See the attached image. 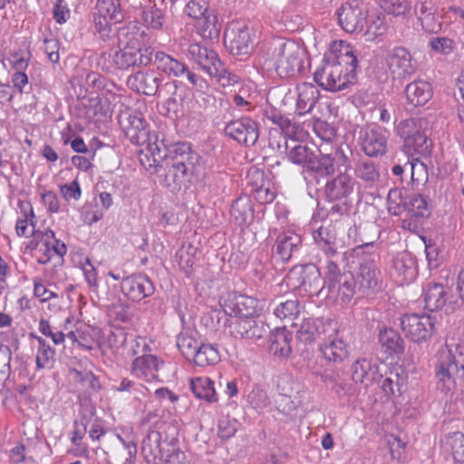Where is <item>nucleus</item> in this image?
Segmentation results:
<instances>
[{
	"label": "nucleus",
	"mask_w": 464,
	"mask_h": 464,
	"mask_svg": "<svg viewBox=\"0 0 464 464\" xmlns=\"http://www.w3.org/2000/svg\"><path fill=\"white\" fill-rule=\"evenodd\" d=\"M149 152L157 166L163 167L160 162L162 160H168L183 169V171L191 172V175L197 174L201 160L200 155L192 150L190 144L177 142L167 145L164 140H159V138H156L154 143H150Z\"/></svg>",
	"instance_id": "obj_1"
},
{
	"label": "nucleus",
	"mask_w": 464,
	"mask_h": 464,
	"mask_svg": "<svg viewBox=\"0 0 464 464\" xmlns=\"http://www.w3.org/2000/svg\"><path fill=\"white\" fill-rule=\"evenodd\" d=\"M464 377V346L459 343H446L440 351L436 366L439 388L450 392L456 387V380Z\"/></svg>",
	"instance_id": "obj_2"
},
{
	"label": "nucleus",
	"mask_w": 464,
	"mask_h": 464,
	"mask_svg": "<svg viewBox=\"0 0 464 464\" xmlns=\"http://www.w3.org/2000/svg\"><path fill=\"white\" fill-rule=\"evenodd\" d=\"M187 55L189 60L206 72L209 77L215 78L223 87L232 85L239 81V77L230 72L219 59L218 53L198 43L188 45Z\"/></svg>",
	"instance_id": "obj_3"
},
{
	"label": "nucleus",
	"mask_w": 464,
	"mask_h": 464,
	"mask_svg": "<svg viewBox=\"0 0 464 464\" xmlns=\"http://www.w3.org/2000/svg\"><path fill=\"white\" fill-rule=\"evenodd\" d=\"M305 51L294 41H276L273 44L268 67H273L281 78L293 77L304 69Z\"/></svg>",
	"instance_id": "obj_4"
},
{
	"label": "nucleus",
	"mask_w": 464,
	"mask_h": 464,
	"mask_svg": "<svg viewBox=\"0 0 464 464\" xmlns=\"http://www.w3.org/2000/svg\"><path fill=\"white\" fill-rule=\"evenodd\" d=\"M428 121L423 118H410L399 122L397 134L403 140V150L411 155L425 156L431 152L432 142L426 133Z\"/></svg>",
	"instance_id": "obj_5"
},
{
	"label": "nucleus",
	"mask_w": 464,
	"mask_h": 464,
	"mask_svg": "<svg viewBox=\"0 0 464 464\" xmlns=\"http://www.w3.org/2000/svg\"><path fill=\"white\" fill-rule=\"evenodd\" d=\"M153 50L150 47L144 49L138 48H118L111 49L108 53H104L101 57L104 62L102 69L108 72L116 70H127L130 67L147 66L152 62Z\"/></svg>",
	"instance_id": "obj_6"
},
{
	"label": "nucleus",
	"mask_w": 464,
	"mask_h": 464,
	"mask_svg": "<svg viewBox=\"0 0 464 464\" xmlns=\"http://www.w3.org/2000/svg\"><path fill=\"white\" fill-rule=\"evenodd\" d=\"M314 80L326 91L339 92L355 82L356 71L324 59L322 65L314 72Z\"/></svg>",
	"instance_id": "obj_7"
},
{
	"label": "nucleus",
	"mask_w": 464,
	"mask_h": 464,
	"mask_svg": "<svg viewBox=\"0 0 464 464\" xmlns=\"http://www.w3.org/2000/svg\"><path fill=\"white\" fill-rule=\"evenodd\" d=\"M285 283L303 295H317L324 287L321 271L314 264L294 266L288 272Z\"/></svg>",
	"instance_id": "obj_8"
},
{
	"label": "nucleus",
	"mask_w": 464,
	"mask_h": 464,
	"mask_svg": "<svg viewBox=\"0 0 464 464\" xmlns=\"http://www.w3.org/2000/svg\"><path fill=\"white\" fill-rule=\"evenodd\" d=\"M386 72L393 82H402L418 71L417 61L411 53L403 46H395L384 58Z\"/></svg>",
	"instance_id": "obj_9"
},
{
	"label": "nucleus",
	"mask_w": 464,
	"mask_h": 464,
	"mask_svg": "<svg viewBox=\"0 0 464 464\" xmlns=\"http://www.w3.org/2000/svg\"><path fill=\"white\" fill-rule=\"evenodd\" d=\"M435 323V318L426 314H406L401 318V327L405 337L418 343L431 337Z\"/></svg>",
	"instance_id": "obj_10"
},
{
	"label": "nucleus",
	"mask_w": 464,
	"mask_h": 464,
	"mask_svg": "<svg viewBox=\"0 0 464 464\" xmlns=\"http://www.w3.org/2000/svg\"><path fill=\"white\" fill-rule=\"evenodd\" d=\"M367 14L363 0H345L338 10V21L346 33H358L366 24Z\"/></svg>",
	"instance_id": "obj_11"
},
{
	"label": "nucleus",
	"mask_w": 464,
	"mask_h": 464,
	"mask_svg": "<svg viewBox=\"0 0 464 464\" xmlns=\"http://www.w3.org/2000/svg\"><path fill=\"white\" fill-rule=\"evenodd\" d=\"M335 172L332 154L316 155L309 161L307 167L302 169V176L308 188H315L321 184L322 179L332 176Z\"/></svg>",
	"instance_id": "obj_12"
},
{
	"label": "nucleus",
	"mask_w": 464,
	"mask_h": 464,
	"mask_svg": "<svg viewBox=\"0 0 464 464\" xmlns=\"http://www.w3.org/2000/svg\"><path fill=\"white\" fill-rule=\"evenodd\" d=\"M388 131L378 126L362 127L358 133V144L369 157H378L386 153Z\"/></svg>",
	"instance_id": "obj_13"
},
{
	"label": "nucleus",
	"mask_w": 464,
	"mask_h": 464,
	"mask_svg": "<svg viewBox=\"0 0 464 464\" xmlns=\"http://www.w3.org/2000/svg\"><path fill=\"white\" fill-rule=\"evenodd\" d=\"M224 131L227 136L247 147L255 145L259 137L258 123L246 116L230 121Z\"/></svg>",
	"instance_id": "obj_14"
},
{
	"label": "nucleus",
	"mask_w": 464,
	"mask_h": 464,
	"mask_svg": "<svg viewBox=\"0 0 464 464\" xmlns=\"http://www.w3.org/2000/svg\"><path fill=\"white\" fill-rule=\"evenodd\" d=\"M35 240L34 248L39 253L37 262L41 265L49 263L54 256L63 259L67 253L66 245L55 237L52 229L40 232L38 239Z\"/></svg>",
	"instance_id": "obj_15"
},
{
	"label": "nucleus",
	"mask_w": 464,
	"mask_h": 464,
	"mask_svg": "<svg viewBox=\"0 0 464 464\" xmlns=\"http://www.w3.org/2000/svg\"><path fill=\"white\" fill-rule=\"evenodd\" d=\"M413 14L425 32L438 34L442 30V16L432 0H416Z\"/></svg>",
	"instance_id": "obj_16"
},
{
	"label": "nucleus",
	"mask_w": 464,
	"mask_h": 464,
	"mask_svg": "<svg viewBox=\"0 0 464 464\" xmlns=\"http://www.w3.org/2000/svg\"><path fill=\"white\" fill-rule=\"evenodd\" d=\"M224 42L233 55L249 53L252 49L250 28L242 24H232L225 33Z\"/></svg>",
	"instance_id": "obj_17"
},
{
	"label": "nucleus",
	"mask_w": 464,
	"mask_h": 464,
	"mask_svg": "<svg viewBox=\"0 0 464 464\" xmlns=\"http://www.w3.org/2000/svg\"><path fill=\"white\" fill-rule=\"evenodd\" d=\"M123 294L133 302H140L153 295L155 286L150 277L143 274H133L121 280Z\"/></svg>",
	"instance_id": "obj_18"
},
{
	"label": "nucleus",
	"mask_w": 464,
	"mask_h": 464,
	"mask_svg": "<svg viewBox=\"0 0 464 464\" xmlns=\"http://www.w3.org/2000/svg\"><path fill=\"white\" fill-rule=\"evenodd\" d=\"M257 300L254 297L232 293L224 301V312L236 318L255 316L256 314Z\"/></svg>",
	"instance_id": "obj_19"
},
{
	"label": "nucleus",
	"mask_w": 464,
	"mask_h": 464,
	"mask_svg": "<svg viewBox=\"0 0 464 464\" xmlns=\"http://www.w3.org/2000/svg\"><path fill=\"white\" fill-rule=\"evenodd\" d=\"M381 271L373 260H366L360 265L357 293L373 294L381 288Z\"/></svg>",
	"instance_id": "obj_20"
},
{
	"label": "nucleus",
	"mask_w": 464,
	"mask_h": 464,
	"mask_svg": "<svg viewBox=\"0 0 464 464\" xmlns=\"http://www.w3.org/2000/svg\"><path fill=\"white\" fill-rule=\"evenodd\" d=\"M163 362L152 354H141L136 357L130 367L131 374L147 382L158 381L159 369Z\"/></svg>",
	"instance_id": "obj_21"
},
{
	"label": "nucleus",
	"mask_w": 464,
	"mask_h": 464,
	"mask_svg": "<svg viewBox=\"0 0 464 464\" xmlns=\"http://www.w3.org/2000/svg\"><path fill=\"white\" fill-rule=\"evenodd\" d=\"M355 181L346 171L340 172L336 177L328 180L324 185L325 198L330 201L341 200L349 197Z\"/></svg>",
	"instance_id": "obj_22"
},
{
	"label": "nucleus",
	"mask_w": 464,
	"mask_h": 464,
	"mask_svg": "<svg viewBox=\"0 0 464 464\" xmlns=\"http://www.w3.org/2000/svg\"><path fill=\"white\" fill-rule=\"evenodd\" d=\"M324 59L347 69L353 67V71L358 64L353 47L343 41L333 42Z\"/></svg>",
	"instance_id": "obj_23"
},
{
	"label": "nucleus",
	"mask_w": 464,
	"mask_h": 464,
	"mask_svg": "<svg viewBox=\"0 0 464 464\" xmlns=\"http://www.w3.org/2000/svg\"><path fill=\"white\" fill-rule=\"evenodd\" d=\"M391 274L401 285L415 278L416 264L409 252H401L394 256Z\"/></svg>",
	"instance_id": "obj_24"
},
{
	"label": "nucleus",
	"mask_w": 464,
	"mask_h": 464,
	"mask_svg": "<svg viewBox=\"0 0 464 464\" xmlns=\"http://www.w3.org/2000/svg\"><path fill=\"white\" fill-rule=\"evenodd\" d=\"M255 316L236 318L230 324V332L236 338L257 340L264 336L266 328L254 319Z\"/></svg>",
	"instance_id": "obj_25"
},
{
	"label": "nucleus",
	"mask_w": 464,
	"mask_h": 464,
	"mask_svg": "<svg viewBox=\"0 0 464 464\" xmlns=\"http://www.w3.org/2000/svg\"><path fill=\"white\" fill-rule=\"evenodd\" d=\"M345 252H339L337 254L325 257L324 261V286L334 284L337 279L343 278L344 274H351L352 272L346 268L344 265Z\"/></svg>",
	"instance_id": "obj_26"
},
{
	"label": "nucleus",
	"mask_w": 464,
	"mask_h": 464,
	"mask_svg": "<svg viewBox=\"0 0 464 464\" xmlns=\"http://www.w3.org/2000/svg\"><path fill=\"white\" fill-rule=\"evenodd\" d=\"M154 65L158 71L174 78H183L188 67L185 62L163 51H158L154 53Z\"/></svg>",
	"instance_id": "obj_27"
},
{
	"label": "nucleus",
	"mask_w": 464,
	"mask_h": 464,
	"mask_svg": "<svg viewBox=\"0 0 464 464\" xmlns=\"http://www.w3.org/2000/svg\"><path fill=\"white\" fill-rule=\"evenodd\" d=\"M129 126L126 128V133L132 143L147 144L149 150L150 143H154L156 135L151 136L147 130V122L140 113L130 114L128 118Z\"/></svg>",
	"instance_id": "obj_28"
},
{
	"label": "nucleus",
	"mask_w": 464,
	"mask_h": 464,
	"mask_svg": "<svg viewBox=\"0 0 464 464\" xmlns=\"http://www.w3.org/2000/svg\"><path fill=\"white\" fill-rule=\"evenodd\" d=\"M301 243L302 240L299 235L292 231L283 232L276 237L274 246L275 254L283 262H287L299 251Z\"/></svg>",
	"instance_id": "obj_29"
},
{
	"label": "nucleus",
	"mask_w": 464,
	"mask_h": 464,
	"mask_svg": "<svg viewBox=\"0 0 464 464\" xmlns=\"http://www.w3.org/2000/svg\"><path fill=\"white\" fill-rule=\"evenodd\" d=\"M328 293L335 296L342 304H348L357 294V281L353 273L344 274L343 278L337 279L334 286L327 285Z\"/></svg>",
	"instance_id": "obj_30"
},
{
	"label": "nucleus",
	"mask_w": 464,
	"mask_h": 464,
	"mask_svg": "<svg viewBox=\"0 0 464 464\" xmlns=\"http://www.w3.org/2000/svg\"><path fill=\"white\" fill-rule=\"evenodd\" d=\"M352 380L356 383H364L366 386L372 382L382 378L378 366L366 358L357 359L351 367Z\"/></svg>",
	"instance_id": "obj_31"
},
{
	"label": "nucleus",
	"mask_w": 464,
	"mask_h": 464,
	"mask_svg": "<svg viewBox=\"0 0 464 464\" xmlns=\"http://www.w3.org/2000/svg\"><path fill=\"white\" fill-rule=\"evenodd\" d=\"M407 102L414 107L425 105L432 97L431 85L424 80H415L404 89Z\"/></svg>",
	"instance_id": "obj_32"
},
{
	"label": "nucleus",
	"mask_w": 464,
	"mask_h": 464,
	"mask_svg": "<svg viewBox=\"0 0 464 464\" xmlns=\"http://www.w3.org/2000/svg\"><path fill=\"white\" fill-rule=\"evenodd\" d=\"M292 334L285 327H278L269 337V350L273 355L287 358L292 353Z\"/></svg>",
	"instance_id": "obj_33"
},
{
	"label": "nucleus",
	"mask_w": 464,
	"mask_h": 464,
	"mask_svg": "<svg viewBox=\"0 0 464 464\" xmlns=\"http://www.w3.org/2000/svg\"><path fill=\"white\" fill-rule=\"evenodd\" d=\"M296 112L299 115L310 112L319 96L317 88L312 83L303 82L296 86Z\"/></svg>",
	"instance_id": "obj_34"
},
{
	"label": "nucleus",
	"mask_w": 464,
	"mask_h": 464,
	"mask_svg": "<svg viewBox=\"0 0 464 464\" xmlns=\"http://www.w3.org/2000/svg\"><path fill=\"white\" fill-rule=\"evenodd\" d=\"M320 350L327 361L336 363L343 362L349 354L348 345L336 334H330L328 341L320 345Z\"/></svg>",
	"instance_id": "obj_35"
},
{
	"label": "nucleus",
	"mask_w": 464,
	"mask_h": 464,
	"mask_svg": "<svg viewBox=\"0 0 464 464\" xmlns=\"http://www.w3.org/2000/svg\"><path fill=\"white\" fill-rule=\"evenodd\" d=\"M162 78L156 75L154 72H136L133 76L129 78V82L136 84L138 92L145 95H155L158 92Z\"/></svg>",
	"instance_id": "obj_36"
},
{
	"label": "nucleus",
	"mask_w": 464,
	"mask_h": 464,
	"mask_svg": "<svg viewBox=\"0 0 464 464\" xmlns=\"http://www.w3.org/2000/svg\"><path fill=\"white\" fill-rule=\"evenodd\" d=\"M424 307L434 312L441 309L448 301V291L441 284L428 285L424 291Z\"/></svg>",
	"instance_id": "obj_37"
},
{
	"label": "nucleus",
	"mask_w": 464,
	"mask_h": 464,
	"mask_svg": "<svg viewBox=\"0 0 464 464\" xmlns=\"http://www.w3.org/2000/svg\"><path fill=\"white\" fill-rule=\"evenodd\" d=\"M160 164H163V167L157 166L155 162L150 164V167H154L155 171L159 172L160 169L165 170V184L169 188H172L176 189L180 187V185L184 182L185 178L188 175H191L189 171H183V169L176 166L171 161L168 160H162Z\"/></svg>",
	"instance_id": "obj_38"
},
{
	"label": "nucleus",
	"mask_w": 464,
	"mask_h": 464,
	"mask_svg": "<svg viewBox=\"0 0 464 464\" xmlns=\"http://www.w3.org/2000/svg\"><path fill=\"white\" fill-rule=\"evenodd\" d=\"M230 218L239 227L252 222L254 210L249 198H238L233 202L230 208Z\"/></svg>",
	"instance_id": "obj_39"
},
{
	"label": "nucleus",
	"mask_w": 464,
	"mask_h": 464,
	"mask_svg": "<svg viewBox=\"0 0 464 464\" xmlns=\"http://www.w3.org/2000/svg\"><path fill=\"white\" fill-rule=\"evenodd\" d=\"M197 28L198 34L203 38L213 40L219 37L222 25L215 11L210 10L206 15L199 19Z\"/></svg>",
	"instance_id": "obj_40"
},
{
	"label": "nucleus",
	"mask_w": 464,
	"mask_h": 464,
	"mask_svg": "<svg viewBox=\"0 0 464 464\" xmlns=\"http://www.w3.org/2000/svg\"><path fill=\"white\" fill-rule=\"evenodd\" d=\"M190 390L198 399L205 400L208 402L218 401L214 382L208 377L192 378L190 380Z\"/></svg>",
	"instance_id": "obj_41"
},
{
	"label": "nucleus",
	"mask_w": 464,
	"mask_h": 464,
	"mask_svg": "<svg viewBox=\"0 0 464 464\" xmlns=\"http://www.w3.org/2000/svg\"><path fill=\"white\" fill-rule=\"evenodd\" d=\"M141 34L137 26H122L118 31V48L144 49Z\"/></svg>",
	"instance_id": "obj_42"
},
{
	"label": "nucleus",
	"mask_w": 464,
	"mask_h": 464,
	"mask_svg": "<svg viewBox=\"0 0 464 464\" xmlns=\"http://www.w3.org/2000/svg\"><path fill=\"white\" fill-rule=\"evenodd\" d=\"M379 342L390 354H401L404 351V343L398 332L392 328L380 331Z\"/></svg>",
	"instance_id": "obj_43"
},
{
	"label": "nucleus",
	"mask_w": 464,
	"mask_h": 464,
	"mask_svg": "<svg viewBox=\"0 0 464 464\" xmlns=\"http://www.w3.org/2000/svg\"><path fill=\"white\" fill-rule=\"evenodd\" d=\"M37 352L35 363L37 370L52 368L54 363L55 350L47 343L44 338H37Z\"/></svg>",
	"instance_id": "obj_44"
},
{
	"label": "nucleus",
	"mask_w": 464,
	"mask_h": 464,
	"mask_svg": "<svg viewBox=\"0 0 464 464\" xmlns=\"http://www.w3.org/2000/svg\"><path fill=\"white\" fill-rule=\"evenodd\" d=\"M192 360L196 365L206 367L217 364L220 361V355L218 349L212 344L201 343Z\"/></svg>",
	"instance_id": "obj_45"
},
{
	"label": "nucleus",
	"mask_w": 464,
	"mask_h": 464,
	"mask_svg": "<svg viewBox=\"0 0 464 464\" xmlns=\"http://www.w3.org/2000/svg\"><path fill=\"white\" fill-rule=\"evenodd\" d=\"M355 176L364 182L373 183L380 178L378 165L369 160H359L354 167Z\"/></svg>",
	"instance_id": "obj_46"
},
{
	"label": "nucleus",
	"mask_w": 464,
	"mask_h": 464,
	"mask_svg": "<svg viewBox=\"0 0 464 464\" xmlns=\"http://www.w3.org/2000/svg\"><path fill=\"white\" fill-rule=\"evenodd\" d=\"M405 212L416 218L428 217L430 215V209L427 198L420 194L409 196Z\"/></svg>",
	"instance_id": "obj_47"
},
{
	"label": "nucleus",
	"mask_w": 464,
	"mask_h": 464,
	"mask_svg": "<svg viewBox=\"0 0 464 464\" xmlns=\"http://www.w3.org/2000/svg\"><path fill=\"white\" fill-rule=\"evenodd\" d=\"M300 314V303L298 299H288L278 303L274 308V314L280 320L292 321Z\"/></svg>",
	"instance_id": "obj_48"
},
{
	"label": "nucleus",
	"mask_w": 464,
	"mask_h": 464,
	"mask_svg": "<svg viewBox=\"0 0 464 464\" xmlns=\"http://www.w3.org/2000/svg\"><path fill=\"white\" fill-rule=\"evenodd\" d=\"M313 237L319 248L324 252L325 257L339 253L334 246V237L330 235L326 227H320L314 231Z\"/></svg>",
	"instance_id": "obj_49"
},
{
	"label": "nucleus",
	"mask_w": 464,
	"mask_h": 464,
	"mask_svg": "<svg viewBox=\"0 0 464 464\" xmlns=\"http://www.w3.org/2000/svg\"><path fill=\"white\" fill-rule=\"evenodd\" d=\"M381 8L395 17H406L411 10L410 0H380Z\"/></svg>",
	"instance_id": "obj_50"
},
{
	"label": "nucleus",
	"mask_w": 464,
	"mask_h": 464,
	"mask_svg": "<svg viewBox=\"0 0 464 464\" xmlns=\"http://www.w3.org/2000/svg\"><path fill=\"white\" fill-rule=\"evenodd\" d=\"M445 446L451 450V454L456 462H464V434L460 431H455L448 434L444 439Z\"/></svg>",
	"instance_id": "obj_51"
},
{
	"label": "nucleus",
	"mask_w": 464,
	"mask_h": 464,
	"mask_svg": "<svg viewBox=\"0 0 464 464\" xmlns=\"http://www.w3.org/2000/svg\"><path fill=\"white\" fill-rule=\"evenodd\" d=\"M95 14L112 21L114 24L121 21L122 18L120 4L118 1L114 0L98 1Z\"/></svg>",
	"instance_id": "obj_52"
},
{
	"label": "nucleus",
	"mask_w": 464,
	"mask_h": 464,
	"mask_svg": "<svg viewBox=\"0 0 464 464\" xmlns=\"http://www.w3.org/2000/svg\"><path fill=\"white\" fill-rule=\"evenodd\" d=\"M409 170L412 181H419L420 178L416 177L418 173L425 172V166L419 160L418 158L412 159L411 161L408 160L405 165L396 164L392 168V173L395 176L399 181L402 182V174L404 171Z\"/></svg>",
	"instance_id": "obj_53"
},
{
	"label": "nucleus",
	"mask_w": 464,
	"mask_h": 464,
	"mask_svg": "<svg viewBox=\"0 0 464 464\" xmlns=\"http://www.w3.org/2000/svg\"><path fill=\"white\" fill-rule=\"evenodd\" d=\"M199 345L198 341L188 331L181 332L177 336V347L187 360H191L194 357Z\"/></svg>",
	"instance_id": "obj_54"
},
{
	"label": "nucleus",
	"mask_w": 464,
	"mask_h": 464,
	"mask_svg": "<svg viewBox=\"0 0 464 464\" xmlns=\"http://www.w3.org/2000/svg\"><path fill=\"white\" fill-rule=\"evenodd\" d=\"M314 154V151L308 146L297 144L289 149L287 158L292 163L305 169Z\"/></svg>",
	"instance_id": "obj_55"
},
{
	"label": "nucleus",
	"mask_w": 464,
	"mask_h": 464,
	"mask_svg": "<svg viewBox=\"0 0 464 464\" xmlns=\"http://www.w3.org/2000/svg\"><path fill=\"white\" fill-rule=\"evenodd\" d=\"M160 440L161 435L156 430H150L143 439L141 451L147 461H150V458L156 459L157 452L160 451Z\"/></svg>",
	"instance_id": "obj_56"
},
{
	"label": "nucleus",
	"mask_w": 464,
	"mask_h": 464,
	"mask_svg": "<svg viewBox=\"0 0 464 464\" xmlns=\"http://www.w3.org/2000/svg\"><path fill=\"white\" fill-rule=\"evenodd\" d=\"M408 197H404L401 189H391L387 195V209L392 216L405 212Z\"/></svg>",
	"instance_id": "obj_57"
},
{
	"label": "nucleus",
	"mask_w": 464,
	"mask_h": 464,
	"mask_svg": "<svg viewBox=\"0 0 464 464\" xmlns=\"http://www.w3.org/2000/svg\"><path fill=\"white\" fill-rule=\"evenodd\" d=\"M365 24L367 29L364 34L367 41H373L376 37L383 35L388 29L384 15L372 16L369 21L366 20Z\"/></svg>",
	"instance_id": "obj_58"
},
{
	"label": "nucleus",
	"mask_w": 464,
	"mask_h": 464,
	"mask_svg": "<svg viewBox=\"0 0 464 464\" xmlns=\"http://www.w3.org/2000/svg\"><path fill=\"white\" fill-rule=\"evenodd\" d=\"M142 20L148 28L153 30H160L164 24V14L161 9L158 8L156 5L143 9Z\"/></svg>",
	"instance_id": "obj_59"
},
{
	"label": "nucleus",
	"mask_w": 464,
	"mask_h": 464,
	"mask_svg": "<svg viewBox=\"0 0 464 464\" xmlns=\"http://www.w3.org/2000/svg\"><path fill=\"white\" fill-rule=\"evenodd\" d=\"M38 331L44 336L51 338L55 345L63 344L65 341V334L53 327L49 321L41 318L38 323Z\"/></svg>",
	"instance_id": "obj_60"
},
{
	"label": "nucleus",
	"mask_w": 464,
	"mask_h": 464,
	"mask_svg": "<svg viewBox=\"0 0 464 464\" xmlns=\"http://www.w3.org/2000/svg\"><path fill=\"white\" fill-rule=\"evenodd\" d=\"M247 399L252 406L256 409H263L270 403L266 390L260 384H254Z\"/></svg>",
	"instance_id": "obj_61"
},
{
	"label": "nucleus",
	"mask_w": 464,
	"mask_h": 464,
	"mask_svg": "<svg viewBox=\"0 0 464 464\" xmlns=\"http://www.w3.org/2000/svg\"><path fill=\"white\" fill-rule=\"evenodd\" d=\"M210 10L208 3L206 0H189L185 7V13L189 17L198 20Z\"/></svg>",
	"instance_id": "obj_62"
},
{
	"label": "nucleus",
	"mask_w": 464,
	"mask_h": 464,
	"mask_svg": "<svg viewBox=\"0 0 464 464\" xmlns=\"http://www.w3.org/2000/svg\"><path fill=\"white\" fill-rule=\"evenodd\" d=\"M429 46L434 52L447 55L454 51L455 43L448 37H434L430 40Z\"/></svg>",
	"instance_id": "obj_63"
},
{
	"label": "nucleus",
	"mask_w": 464,
	"mask_h": 464,
	"mask_svg": "<svg viewBox=\"0 0 464 464\" xmlns=\"http://www.w3.org/2000/svg\"><path fill=\"white\" fill-rule=\"evenodd\" d=\"M15 231L18 237H29L34 236L38 239L41 231L35 230V220L18 218L15 224Z\"/></svg>",
	"instance_id": "obj_64"
}]
</instances>
